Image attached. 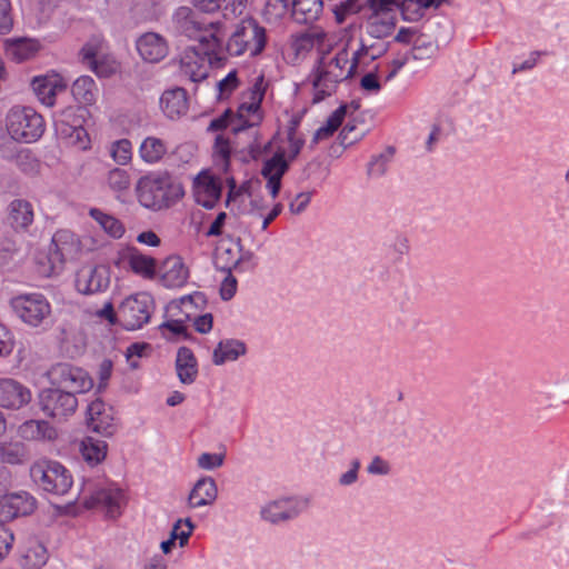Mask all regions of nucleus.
Returning <instances> with one entry per match:
<instances>
[{"label":"nucleus","mask_w":569,"mask_h":569,"mask_svg":"<svg viewBox=\"0 0 569 569\" xmlns=\"http://www.w3.org/2000/svg\"><path fill=\"white\" fill-rule=\"evenodd\" d=\"M48 378L52 386L73 392L74 396L88 392L93 387V380L84 369L67 362L52 366Z\"/></svg>","instance_id":"9d476101"},{"label":"nucleus","mask_w":569,"mask_h":569,"mask_svg":"<svg viewBox=\"0 0 569 569\" xmlns=\"http://www.w3.org/2000/svg\"><path fill=\"white\" fill-rule=\"evenodd\" d=\"M266 89L267 83L264 82V77L259 76L248 91V101L253 106H261L266 94Z\"/></svg>","instance_id":"6e6d98bb"},{"label":"nucleus","mask_w":569,"mask_h":569,"mask_svg":"<svg viewBox=\"0 0 569 569\" xmlns=\"http://www.w3.org/2000/svg\"><path fill=\"white\" fill-rule=\"evenodd\" d=\"M218 489L216 481L211 477L199 479L193 486L188 501L191 508H199L212 505L217 499Z\"/></svg>","instance_id":"bb28decb"},{"label":"nucleus","mask_w":569,"mask_h":569,"mask_svg":"<svg viewBox=\"0 0 569 569\" xmlns=\"http://www.w3.org/2000/svg\"><path fill=\"white\" fill-rule=\"evenodd\" d=\"M136 193L141 206L158 211L176 204L184 196V190L164 171L142 176L137 182Z\"/></svg>","instance_id":"f257e3e1"},{"label":"nucleus","mask_w":569,"mask_h":569,"mask_svg":"<svg viewBox=\"0 0 569 569\" xmlns=\"http://www.w3.org/2000/svg\"><path fill=\"white\" fill-rule=\"evenodd\" d=\"M431 3L422 0H399L398 8L402 19L406 21H418L425 16V10L430 8Z\"/></svg>","instance_id":"79ce46f5"},{"label":"nucleus","mask_w":569,"mask_h":569,"mask_svg":"<svg viewBox=\"0 0 569 569\" xmlns=\"http://www.w3.org/2000/svg\"><path fill=\"white\" fill-rule=\"evenodd\" d=\"M396 22V17L369 14L366 22V31L371 38L383 39L392 33Z\"/></svg>","instance_id":"ea45409f"},{"label":"nucleus","mask_w":569,"mask_h":569,"mask_svg":"<svg viewBox=\"0 0 569 569\" xmlns=\"http://www.w3.org/2000/svg\"><path fill=\"white\" fill-rule=\"evenodd\" d=\"M30 477L39 489L54 496L67 495L73 485L71 472L61 462L50 459L33 462Z\"/></svg>","instance_id":"20e7f679"},{"label":"nucleus","mask_w":569,"mask_h":569,"mask_svg":"<svg viewBox=\"0 0 569 569\" xmlns=\"http://www.w3.org/2000/svg\"><path fill=\"white\" fill-rule=\"evenodd\" d=\"M288 169L289 162L286 160L284 153L282 151H278L263 163L261 174L262 177H273V173H279V177H283Z\"/></svg>","instance_id":"49530a36"},{"label":"nucleus","mask_w":569,"mask_h":569,"mask_svg":"<svg viewBox=\"0 0 569 569\" xmlns=\"http://www.w3.org/2000/svg\"><path fill=\"white\" fill-rule=\"evenodd\" d=\"M323 10L322 0H295L292 19L301 24L318 20Z\"/></svg>","instance_id":"72a5a7b5"},{"label":"nucleus","mask_w":569,"mask_h":569,"mask_svg":"<svg viewBox=\"0 0 569 569\" xmlns=\"http://www.w3.org/2000/svg\"><path fill=\"white\" fill-rule=\"evenodd\" d=\"M367 471L370 475L385 476L390 472L389 463L381 457L376 456L367 467Z\"/></svg>","instance_id":"69168bd1"},{"label":"nucleus","mask_w":569,"mask_h":569,"mask_svg":"<svg viewBox=\"0 0 569 569\" xmlns=\"http://www.w3.org/2000/svg\"><path fill=\"white\" fill-rule=\"evenodd\" d=\"M32 204L23 199H16L9 204L8 220L13 229L24 230L33 222Z\"/></svg>","instance_id":"7c9ffc66"},{"label":"nucleus","mask_w":569,"mask_h":569,"mask_svg":"<svg viewBox=\"0 0 569 569\" xmlns=\"http://www.w3.org/2000/svg\"><path fill=\"white\" fill-rule=\"evenodd\" d=\"M123 258L133 273L144 279H153L156 277L157 260L153 257L143 254L134 247H129Z\"/></svg>","instance_id":"393cba45"},{"label":"nucleus","mask_w":569,"mask_h":569,"mask_svg":"<svg viewBox=\"0 0 569 569\" xmlns=\"http://www.w3.org/2000/svg\"><path fill=\"white\" fill-rule=\"evenodd\" d=\"M237 123L236 116L232 113L231 110H226L221 116L212 119L209 123L208 131H221L229 126L231 128Z\"/></svg>","instance_id":"4d7b16f0"},{"label":"nucleus","mask_w":569,"mask_h":569,"mask_svg":"<svg viewBox=\"0 0 569 569\" xmlns=\"http://www.w3.org/2000/svg\"><path fill=\"white\" fill-rule=\"evenodd\" d=\"M395 154L393 147H387L383 152L378 156H373L368 164V174L381 177L387 171V166L391 161Z\"/></svg>","instance_id":"09e8293b"},{"label":"nucleus","mask_w":569,"mask_h":569,"mask_svg":"<svg viewBox=\"0 0 569 569\" xmlns=\"http://www.w3.org/2000/svg\"><path fill=\"white\" fill-rule=\"evenodd\" d=\"M80 250V240L72 231L58 230L52 237L48 259L53 268H61L67 260L74 259Z\"/></svg>","instance_id":"f8f14e48"},{"label":"nucleus","mask_w":569,"mask_h":569,"mask_svg":"<svg viewBox=\"0 0 569 569\" xmlns=\"http://www.w3.org/2000/svg\"><path fill=\"white\" fill-rule=\"evenodd\" d=\"M224 456L221 453H201L198 458V466L204 470L219 468L223 463Z\"/></svg>","instance_id":"bf43d9fd"},{"label":"nucleus","mask_w":569,"mask_h":569,"mask_svg":"<svg viewBox=\"0 0 569 569\" xmlns=\"http://www.w3.org/2000/svg\"><path fill=\"white\" fill-rule=\"evenodd\" d=\"M123 505L124 493L121 489L114 487L99 488L84 500L86 508L93 509L101 507L110 518L120 516Z\"/></svg>","instance_id":"4468645a"},{"label":"nucleus","mask_w":569,"mask_h":569,"mask_svg":"<svg viewBox=\"0 0 569 569\" xmlns=\"http://www.w3.org/2000/svg\"><path fill=\"white\" fill-rule=\"evenodd\" d=\"M108 446L106 441L93 437H86L80 443V452L83 460L90 466H97L107 457Z\"/></svg>","instance_id":"e433bc0d"},{"label":"nucleus","mask_w":569,"mask_h":569,"mask_svg":"<svg viewBox=\"0 0 569 569\" xmlns=\"http://www.w3.org/2000/svg\"><path fill=\"white\" fill-rule=\"evenodd\" d=\"M253 257L251 251H246L237 256L232 249H224L217 253L216 267L222 271H242L243 264L249 263Z\"/></svg>","instance_id":"f704fd0d"},{"label":"nucleus","mask_w":569,"mask_h":569,"mask_svg":"<svg viewBox=\"0 0 569 569\" xmlns=\"http://www.w3.org/2000/svg\"><path fill=\"white\" fill-rule=\"evenodd\" d=\"M47 560V548L38 540H31L22 549L19 563L23 569H40Z\"/></svg>","instance_id":"2f4dec72"},{"label":"nucleus","mask_w":569,"mask_h":569,"mask_svg":"<svg viewBox=\"0 0 569 569\" xmlns=\"http://www.w3.org/2000/svg\"><path fill=\"white\" fill-rule=\"evenodd\" d=\"M295 0H267L264 6V14L269 20H278L290 13L292 10Z\"/></svg>","instance_id":"a18cd8bd"},{"label":"nucleus","mask_w":569,"mask_h":569,"mask_svg":"<svg viewBox=\"0 0 569 569\" xmlns=\"http://www.w3.org/2000/svg\"><path fill=\"white\" fill-rule=\"evenodd\" d=\"M81 108L68 107L54 117V129L57 134L68 143L79 147L81 150L89 148L90 140L83 127V112Z\"/></svg>","instance_id":"1a4fd4ad"},{"label":"nucleus","mask_w":569,"mask_h":569,"mask_svg":"<svg viewBox=\"0 0 569 569\" xmlns=\"http://www.w3.org/2000/svg\"><path fill=\"white\" fill-rule=\"evenodd\" d=\"M356 131L357 126L349 121L339 133L340 143L343 147H348L359 141L362 138L363 132Z\"/></svg>","instance_id":"13d9d810"},{"label":"nucleus","mask_w":569,"mask_h":569,"mask_svg":"<svg viewBox=\"0 0 569 569\" xmlns=\"http://www.w3.org/2000/svg\"><path fill=\"white\" fill-rule=\"evenodd\" d=\"M9 306L14 316L29 327L40 328L49 323L51 306L42 293L16 296L10 299Z\"/></svg>","instance_id":"423d86ee"},{"label":"nucleus","mask_w":569,"mask_h":569,"mask_svg":"<svg viewBox=\"0 0 569 569\" xmlns=\"http://www.w3.org/2000/svg\"><path fill=\"white\" fill-rule=\"evenodd\" d=\"M88 427L101 436L111 437L118 429L114 411L100 399L92 401L87 409Z\"/></svg>","instance_id":"ddd939ff"},{"label":"nucleus","mask_w":569,"mask_h":569,"mask_svg":"<svg viewBox=\"0 0 569 569\" xmlns=\"http://www.w3.org/2000/svg\"><path fill=\"white\" fill-rule=\"evenodd\" d=\"M7 129L12 139L26 143L39 140L46 129L40 113L30 107H14L7 116Z\"/></svg>","instance_id":"39448f33"},{"label":"nucleus","mask_w":569,"mask_h":569,"mask_svg":"<svg viewBox=\"0 0 569 569\" xmlns=\"http://www.w3.org/2000/svg\"><path fill=\"white\" fill-rule=\"evenodd\" d=\"M360 86L368 92H378L381 89L378 76L375 72L365 74L360 80Z\"/></svg>","instance_id":"774afa93"},{"label":"nucleus","mask_w":569,"mask_h":569,"mask_svg":"<svg viewBox=\"0 0 569 569\" xmlns=\"http://www.w3.org/2000/svg\"><path fill=\"white\" fill-rule=\"evenodd\" d=\"M227 276L221 282L220 296L221 299L228 301L233 298L237 291V279L231 274V271H226Z\"/></svg>","instance_id":"680f3d73"},{"label":"nucleus","mask_w":569,"mask_h":569,"mask_svg":"<svg viewBox=\"0 0 569 569\" xmlns=\"http://www.w3.org/2000/svg\"><path fill=\"white\" fill-rule=\"evenodd\" d=\"M36 499L28 492L10 493L0 497V519L10 521L33 512Z\"/></svg>","instance_id":"dca6fc26"},{"label":"nucleus","mask_w":569,"mask_h":569,"mask_svg":"<svg viewBox=\"0 0 569 569\" xmlns=\"http://www.w3.org/2000/svg\"><path fill=\"white\" fill-rule=\"evenodd\" d=\"M268 42L267 30L253 18L239 21L231 32L226 50L229 56L248 54L251 58L260 56Z\"/></svg>","instance_id":"7ed1b4c3"},{"label":"nucleus","mask_w":569,"mask_h":569,"mask_svg":"<svg viewBox=\"0 0 569 569\" xmlns=\"http://www.w3.org/2000/svg\"><path fill=\"white\" fill-rule=\"evenodd\" d=\"M239 86L237 71L229 72L223 79L217 82L219 98H228Z\"/></svg>","instance_id":"5fc2aeb1"},{"label":"nucleus","mask_w":569,"mask_h":569,"mask_svg":"<svg viewBox=\"0 0 569 569\" xmlns=\"http://www.w3.org/2000/svg\"><path fill=\"white\" fill-rule=\"evenodd\" d=\"M246 343L238 339L221 340L213 350L212 361L216 366H221L227 361H234L246 355Z\"/></svg>","instance_id":"c756f323"},{"label":"nucleus","mask_w":569,"mask_h":569,"mask_svg":"<svg viewBox=\"0 0 569 569\" xmlns=\"http://www.w3.org/2000/svg\"><path fill=\"white\" fill-rule=\"evenodd\" d=\"M194 529V525L192 523L190 518L178 519L172 527L170 536H176V540H179V545L183 547L188 543L190 536Z\"/></svg>","instance_id":"603ef678"},{"label":"nucleus","mask_w":569,"mask_h":569,"mask_svg":"<svg viewBox=\"0 0 569 569\" xmlns=\"http://www.w3.org/2000/svg\"><path fill=\"white\" fill-rule=\"evenodd\" d=\"M360 469L359 459H353L351 461V468L347 472L342 473L339 478V485L341 486H350L355 483L358 479V471Z\"/></svg>","instance_id":"338daca9"},{"label":"nucleus","mask_w":569,"mask_h":569,"mask_svg":"<svg viewBox=\"0 0 569 569\" xmlns=\"http://www.w3.org/2000/svg\"><path fill=\"white\" fill-rule=\"evenodd\" d=\"M140 57L148 62H159L168 54L166 39L156 32H147L138 38L136 42Z\"/></svg>","instance_id":"aec40b11"},{"label":"nucleus","mask_w":569,"mask_h":569,"mask_svg":"<svg viewBox=\"0 0 569 569\" xmlns=\"http://www.w3.org/2000/svg\"><path fill=\"white\" fill-rule=\"evenodd\" d=\"M19 436L29 441L33 440H54L57 430L44 420H28L19 427Z\"/></svg>","instance_id":"c85d7f7f"},{"label":"nucleus","mask_w":569,"mask_h":569,"mask_svg":"<svg viewBox=\"0 0 569 569\" xmlns=\"http://www.w3.org/2000/svg\"><path fill=\"white\" fill-rule=\"evenodd\" d=\"M154 309V299L150 293L131 295L123 299L118 307L119 323L129 331L141 329L150 321Z\"/></svg>","instance_id":"6e6552de"},{"label":"nucleus","mask_w":569,"mask_h":569,"mask_svg":"<svg viewBox=\"0 0 569 569\" xmlns=\"http://www.w3.org/2000/svg\"><path fill=\"white\" fill-rule=\"evenodd\" d=\"M174 29L180 34L189 39L199 40L201 43L211 41L213 47L221 44L220 39L212 32H207L218 28L220 22H206L196 11L189 7H179L172 16Z\"/></svg>","instance_id":"0eeeda50"},{"label":"nucleus","mask_w":569,"mask_h":569,"mask_svg":"<svg viewBox=\"0 0 569 569\" xmlns=\"http://www.w3.org/2000/svg\"><path fill=\"white\" fill-rule=\"evenodd\" d=\"M29 458L27 447L20 441L0 442V462L22 465Z\"/></svg>","instance_id":"a19ab883"},{"label":"nucleus","mask_w":569,"mask_h":569,"mask_svg":"<svg viewBox=\"0 0 569 569\" xmlns=\"http://www.w3.org/2000/svg\"><path fill=\"white\" fill-rule=\"evenodd\" d=\"M363 8L361 0H343L335 4L332 12L338 23H343L349 17L357 14Z\"/></svg>","instance_id":"de8ad7c7"},{"label":"nucleus","mask_w":569,"mask_h":569,"mask_svg":"<svg viewBox=\"0 0 569 569\" xmlns=\"http://www.w3.org/2000/svg\"><path fill=\"white\" fill-rule=\"evenodd\" d=\"M31 87L38 99L43 104L51 107L54 104L57 93L64 90L67 84L59 74L52 73L34 77Z\"/></svg>","instance_id":"412c9836"},{"label":"nucleus","mask_w":569,"mask_h":569,"mask_svg":"<svg viewBox=\"0 0 569 569\" xmlns=\"http://www.w3.org/2000/svg\"><path fill=\"white\" fill-rule=\"evenodd\" d=\"M231 142L223 134H218L213 144V157L216 163L220 164L223 171H228L231 158Z\"/></svg>","instance_id":"37998d69"},{"label":"nucleus","mask_w":569,"mask_h":569,"mask_svg":"<svg viewBox=\"0 0 569 569\" xmlns=\"http://www.w3.org/2000/svg\"><path fill=\"white\" fill-rule=\"evenodd\" d=\"M189 278V270L180 257H169L163 263L161 281L167 288H181Z\"/></svg>","instance_id":"a878e982"},{"label":"nucleus","mask_w":569,"mask_h":569,"mask_svg":"<svg viewBox=\"0 0 569 569\" xmlns=\"http://www.w3.org/2000/svg\"><path fill=\"white\" fill-rule=\"evenodd\" d=\"M71 92L79 103L89 106L96 101L98 88L91 77L81 76L73 82Z\"/></svg>","instance_id":"58836bf2"},{"label":"nucleus","mask_w":569,"mask_h":569,"mask_svg":"<svg viewBox=\"0 0 569 569\" xmlns=\"http://www.w3.org/2000/svg\"><path fill=\"white\" fill-rule=\"evenodd\" d=\"M236 119L237 123L232 127L233 133L259 126L263 119L261 106H253L249 101L242 102L238 108Z\"/></svg>","instance_id":"473e14b6"},{"label":"nucleus","mask_w":569,"mask_h":569,"mask_svg":"<svg viewBox=\"0 0 569 569\" xmlns=\"http://www.w3.org/2000/svg\"><path fill=\"white\" fill-rule=\"evenodd\" d=\"M399 0H366V4L371 10L370 14L378 17H396Z\"/></svg>","instance_id":"8fccbe9b"},{"label":"nucleus","mask_w":569,"mask_h":569,"mask_svg":"<svg viewBox=\"0 0 569 569\" xmlns=\"http://www.w3.org/2000/svg\"><path fill=\"white\" fill-rule=\"evenodd\" d=\"M110 279L102 266H83L76 274V288L82 295H93L106 290Z\"/></svg>","instance_id":"2eb2a0df"},{"label":"nucleus","mask_w":569,"mask_h":569,"mask_svg":"<svg viewBox=\"0 0 569 569\" xmlns=\"http://www.w3.org/2000/svg\"><path fill=\"white\" fill-rule=\"evenodd\" d=\"M349 53L346 49L340 50L333 57L321 56L310 73L313 98L312 102L318 103L336 92L340 82L352 78L353 67H348Z\"/></svg>","instance_id":"f03ea898"},{"label":"nucleus","mask_w":569,"mask_h":569,"mask_svg":"<svg viewBox=\"0 0 569 569\" xmlns=\"http://www.w3.org/2000/svg\"><path fill=\"white\" fill-rule=\"evenodd\" d=\"M311 200V192H300L290 202L289 209L295 214H300L306 210Z\"/></svg>","instance_id":"0e129e2a"},{"label":"nucleus","mask_w":569,"mask_h":569,"mask_svg":"<svg viewBox=\"0 0 569 569\" xmlns=\"http://www.w3.org/2000/svg\"><path fill=\"white\" fill-rule=\"evenodd\" d=\"M40 48L39 41L31 38H9L4 41L7 57L18 63L33 58Z\"/></svg>","instance_id":"5701e85b"},{"label":"nucleus","mask_w":569,"mask_h":569,"mask_svg":"<svg viewBox=\"0 0 569 569\" xmlns=\"http://www.w3.org/2000/svg\"><path fill=\"white\" fill-rule=\"evenodd\" d=\"M31 401V391L12 378H0V407L18 410Z\"/></svg>","instance_id":"6ab92c4d"},{"label":"nucleus","mask_w":569,"mask_h":569,"mask_svg":"<svg viewBox=\"0 0 569 569\" xmlns=\"http://www.w3.org/2000/svg\"><path fill=\"white\" fill-rule=\"evenodd\" d=\"M89 216L101 227V229L111 238L120 239L126 229L123 223L116 217L98 209L91 208Z\"/></svg>","instance_id":"4c0bfd02"},{"label":"nucleus","mask_w":569,"mask_h":569,"mask_svg":"<svg viewBox=\"0 0 569 569\" xmlns=\"http://www.w3.org/2000/svg\"><path fill=\"white\" fill-rule=\"evenodd\" d=\"M80 54L82 56V61L86 62L98 76H106V72L96 60V50L93 47H83Z\"/></svg>","instance_id":"e2e57ef3"},{"label":"nucleus","mask_w":569,"mask_h":569,"mask_svg":"<svg viewBox=\"0 0 569 569\" xmlns=\"http://www.w3.org/2000/svg\"><path fill=\"white\" fill-rule=\"evenodd\" d=\"M160 107L169 119L180 118L189 109L187 91L183 88L164 91L160 98Z\"/></svg>","instance_id":"b1692460"},{"label":"nucleus","mask_w":569,"mask_h":569,"mask_svg":"<svg viewBox=\"0 0 569 569\" xmlns=\"http://www.w3.org/2000/svg\"><path fill=\"white\" fill-rule=\"evenodd\" d=\"M111 157L113 160L124 166L131 161L132 158V144L128 139H120L112 143Z\"/></svg>","instance_id":"3c124183"},{"label":"nucleus","mask_w":569,"mask_h":569,"mask_svg":"<svg viewBox=\"0 0 569 569\" xmlns=\"http://www.w3.org/2000/svg\"><path fill=\"white\" fill-rule=\"evenodd\" d=\"M210 61L207 52H200L194 47H189L180 59V74L192 82L204 80L208 77L207 63Z\"/></svg>","instance_id":"f3484780"},{"label":"nucleus","mask_w":569,"mask_h":569,"mask_svg":"<svg viewBox=\"0 0 569 569\" xmlns=\"http://www.w3.org/2000/svg\"><path fill=\"white\" fill-rule=\"evenodd\" d=\"M178 378L183 385H191L198 377V361L188 347H180L176 358Z\"/></svg>","instance_id":"cd10ccee"},{"label":"nucleus","mask_w":569,"mask_h":569,"mask_svg":"<svg viewBox=\"0 0 569 569\" xmlns=\"http://www.w3.org/2000/svg\"><path fill=\"white\" fill-rule=\"evenodd\" d=\"M13 28L10 0H0V34L9 33Z\"/></svg>","instance_id":"864d4df0"},{"label":"nucleus","mask_w":569,"mask_h":569,"mask_svg":"<svg viewBox=\"0 0 569 569\" xmlns=\"http://www.w3.org/2000/svg\"><path fill=\"white\" fill-rule=\"evenodd\" d=\"M39 406L46 416L63 419L74 413L78 407V399L73 392L66 391L56 386V388H48L40 392Z\"/></svg>","instance_id":"9b49d317"},{"label":"nucleus","mask_w":569,"mask_h":569,"mask_svg":"<svg viewBox=\"0 0 569 569\" xmlns=\"http://www.w3.org/2000/svg\"><path fill=\"white\" fill-rule=\"evenodd\" d=\"M168 147L164 140L149 136L144 138L139 147V156L146 163L154 164L162 160Z\"/></svg>","instance_id":"c9c22d12"},{"label":"nucleus","mask_w":569,"mask_h":569,"mask_svg":"<svg viewBox=\"0 0 569 569\" xmlns=\"http://www.w3.org/2000/svg\"><path fill=\"white\" fill-rule=\"evenodd\" d=\"M14 348V338L6 326L0 323V358L8 357Z\"/></svg>","instance_id":"052dcab7"},{"label":"nucleus","mask_w":569,"mask_h":569,"mask_svg":"<svg viewBox=\"0 0 569 569\" xmlns=\"http://www.w3.org/2000/svg\"><path fill=\"white\" fill-rule=\"evenodd\" d=\"M221 191L220 181L207 172L199 173L193 180L194 200L206 209H212L216 206L221 197Z\"/></svg>","instance_id":"a211bd4d"},{"label":"nucleus","mask_w":569,"mask_h":569,"mask_svg":"<svg viewBox=\"0 0 569 569\" xmlns=\"http://www.w3.org/2000/svg\"><path fill=\"white\" fill-rule=\"evenodd\" d=\"M107 184L116 193H122L129 190L131 178L126 169L113 168L108 172Z\"/></svg>","instance_id":"c03bdc74"},{"label":"nucleus","mask_w":569,"mask_h":569,"mask_svg":"<svg viewBox=\"0 0 569 569\" xmlns=\"http://www.w3.org/2000/svg\"><path fill=\"white\" fill-rule=\"evenodd\" d=\"M300 510L298 502L293 499H280L262 507L260 515L263 520L271 523H279L296 518Z\"/></svg>","instance_id":"4be33fe9"}]
</instances>
